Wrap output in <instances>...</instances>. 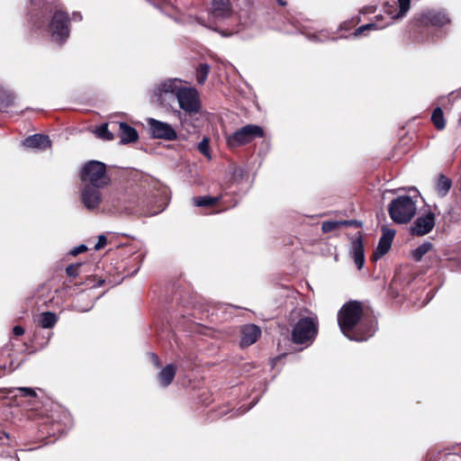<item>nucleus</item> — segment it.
Masks as SVG:
<instances>
[{
  "mask_svg": "<svg viewBox=\"0 0 461 461\" xmlns=\"http://www.w3.org/2000/svg\"><path fill=\"white\" fill-rule=\"evenodd\" d=\"M193 201H194V206H197V207H201L202 206V196L194 197L193 199Z\"/></svg>",
  "mask_w": 461,
  "mask_h": 461,
  "instance_id": "obj_37",
  "label": "nucleus"
},
{
  "mask_svg": "<svg viewBox=\"0 0 461 461\" xmlns=\"http://www.w3.org/2000/svg\"><path fill=\"white\" fill-rule=\"evenodd\" d=\"M13 332L15 336H22L24 334V329L22 326H14Z\"/></svg>",
  "mask_w": 461,
  "mask_h": 461,
  "instance_id": "obj_35",
  "label": "nucleus"
},
{
  "mask_svg": "<svg viewBox=\"0 0 461 461\" xmlns=\"http://www.w3.org/2000/svg\"><path fill=\"white\" fill-rule=\"evenodd\" d=\"M278 3L281 5H285V2L283 1V0H278Z\"/></svg>",
  "mask_w": 461,
  "mask_h": 461,
  "instance_id": "obj_45",
  "label": "nucleus"
},
{
  "mask_svg": "<svg viewBox=\"0 0 461 461\" xmlns=\"http://www.w3.org/2000/svg\"><path fill=\"white\" fill-rule=\"evenodd\" d=\"M399 12L392 15V19L403 17L410 9L411 0H398Z\"/></svg>",
  "mask_w": 461,
  "mask_h": 461,
  "instance_id": "obj_27",
  "label": "nucleus"
},
{
  "mask_svg": "<svg viewBox=\"0 0 461 461\" xmlns=\"http://www.w3.org/2000/svg\"><path fill=\"white\" fill-rule=\"evenodd\" d=\"M14 97L4 87L0 86V110L13 104Z\"/></svg>",
  "mask_w": 461,
  "mask_h": 461,
  "instance_id": "obj_25",
  "label": "nucleus"
},
{
  "mask_svg": "<svg viewBox=\"0 0 461 461\" xmlns=\"http://www.w3.org/2000/svg\"><path fill=\"white\" fill-rule=\"evenodd\" d=\"M394 233L395 232L393 230H386V232H384L373 254V258L375 260H378L389 251L392 246V241L393 240Z\"/></svg>",
  "mask_w": 461,
  "mask_h": 461,
  "instance_id": "obj_16",
  "label": "nucleus"
},
{
  "mask_svg": "<svg viewBox=\"0 0 461 461\" xmlns=\"http://www.w3.org/2000/svg\"><path fill=\"white\" fill-rule=\"evenodd\" d=\"M74 18L77 19V20H81L82 16H81V14H74Z\"/></svg>",
  "mask_w": 461,
  "mask_h": 461,
  "instance_id": "obj_44",
  "label": "nucleus"
},
{
  "mask_svg": "<svg viewBox=\"0 0 461 461\" xmlns=\"http://www.w3.org/2000/svg\"><path fill=\"white\" fill-rule=\"evenodd\" d=\"M209 66L203 64V80L205 79L207 74L209 73Z\"/></svg>",
  "mask_w": 461,
  "mask_h": 461,
  "instance_id": "obj_39",
  "label": "nucleus"
},
{
  "mask_svg": "<svg viewBox=\"0 0 461 461\" xmlns=\"http://www.w3.org/2000/svg\"><path fill=\"white\" fill-rule=\"evenodd\" d=\"M81 264H72L67 267L66 273L70 277H77L79 275Z\"/></svg>",
  "mask_w": 461,
  "mask_h": 461,
  "instance_id": "obj_29",
  "label": "nucleus"
},
{
  "mask_svg": "<svg viewBox=\"0 0 461 461\" xmlns=\"http://www.w3.org/2000/svg\"><path fill=\"white\" fill-rule=\"evenodd\" d=\"M431 121L438 130H443L446 126L444 114L441 108L437 107L431 115Z\"/></svg>",
  "mask_w": 461,
  "mask_h": 461,
  "instance_id": "obj_24",
  "label": "nucleus"
},
{
  "mask_svg": "<svg viewBox=\"0 0 461 461\" xmlns=\"http://www.w3.org/2000/svg\"><path fill=\"white\" fill-rule=\"evenodd\" d=\"M87 249L86 246L85 245H79L78 247H76L74 248L72 250H71V255L73 256H77L78 255L79 253H82L84 251H86Z\"/></svg>",
  "mask_w": 461,
  "mask_h": 461,
  "instance_id": "obj_34",
  "label": "nucleus"
},
{
  "mask_svg": "<svg viewBox=\"0 0 461 461\" xmlns=\"http://www.w3.org/2000/svg\"><path fill=\"white\" fill-rule=\"evenodd\" d=\"M177 367L174 364L167 365L161 369L158 375V383L161 386L166 387L169 385L175 378Z\"/></svg>",
  "mask_w": 461,
  "mask_h": 461,
  "instance_id": "obj_19",
  "label": "nucleus"
},
{
  "mask_svg": "<svg viewBox=\"0 0 461 461\" xmlns=\"http://www.w3.org/2000/svg\"><path fill=\"white\" fill-rule=\"evenodd\" d=\"M102 187H97L94 185H85L81 190V201L85 207L93 211L96 209L102 202V195L100 189Z\"/></svg>",
  "mask_w": 461,
  "mask_h": 461,
  "instance_id": "obj_9",
  "label": "nucleus"
},
{
  "mask_svg": "<svg viewBox=\"0 0 461 461\" xmlns=\"http://www.w3.org/2000/svg\"><path fill=\"white\" fill-rule=\"evenodd\" d=\"M231 205L227 204L225 195H203V214L218 213L229 209Z\"/></svg>",
  "mask_w": 461,
  "mask_h": 461,
  "instance_id": "obj_12",
  "label": "nucleus"
},
{
  "mask_svg": "<svg viewBox=\"0 0 461 461\" xmlns=\"http://www.w3.org/2000/svg\"><path fill=\"white\" fill-rule=\"evenodd\" d=\"M244 173V170L242 168H236L234 170V176H242V174Z\"/></svg>",
  "mask_w": 461,
  "mask_h": 461,
  "instance_id": "obj_40",
  "label": "nucleus"
},
{
  "mask_svg": "<svg viewBox=\"0 0 461 461\" xmlns=\"http://www.w3.org/2000/svg\"><path fill=\"white\" fill-rule=\"evenodd\" d=\"M4 370H5V367H2V366H0V377H1V376H3V375H5Z\"/></svg>",
  "mask_w": 461,
  "mask_h": 461,
  "instance_id": "obj_43",
  "label": "nucleus"
},
{
  "mask_svg": "<svg viewBox=\"0 0 461 461\" xmlns=\"http://www.w3.org/2000/svg\"><path fill=\"white\" fill-rule=\"evenodd\" d=\"M379 28L380 27H378L375 23H367V24H365V25H362V26L358 27L355 31L354 36L357 37V36L362 34L366 30H373V29L376 30V29H379Z\"/></svg>",
  "mask_w": 461,
  "mask_h": 461,
  "instance_id": "obj_30",
  "label": "nucleus"
},
{
  "mask_svg": "<svg viewBox=\"0 0 461 461\" xmlns=\"http://www.w3.org/2000/svg\"><path fill=\"white\" fill-rule=\"evenodd\" d=\"M201 69H202V65H199L197 67V81L198 83H201L202 82V74H201Z\"/></svg>",
  "mask_w": 461,
  "mask_h": 461,
  "instance_id": "obj_38",
  "label": "nucleus"
},
{
  "mask_svg": "<svg viewBox=\"0 0 461 461\" xmlns=\"http://www.w3.org/2000/svg\"><path fill=\"white\" fill-rule=\"evenodd\" d=\"M231 14L232 10L229 0H212L208 9L209 17L217 21H223L229 18Z\"/></svg>",
  "mask_w": 461,
  "mask_h": 461,
  "instance_id": "obj_10",
  "label": "nucleus"
},
{
  "mask_svg": "<svg viewBox=\"0 0 461 461\" xmlns=\"http://www.w3.org/2000/svg\"><path fill=\"white\" fill-rule=\"evenodd\" d=\"M150 358L156 366H158V367L160 366V362H159L158 357L156 354L151 353Z\"/></svg>",
  "mask_w": 461,
  "mask_h": 461,
  "instance_id": "obj_36",
  "label": "nucleus"
},
{
  "mask_svg": "<svg viewBox=\"0 0 461 461\" xmlns=\"http://www.w3.org/2000/svg\"><path fill=\"white\" fill-rule=\"evenodd\" d=\"M150 133L154 138L173 140L176 138V132L172 126L155 119H148Z\"/></svg>",
  "mask_w": 461,
  "mask_h": 461,
  "instance_id": "obj_8",
  "label": "nucleus"
},
{
  "mask_svg": "<svg viewBox=\"0 0 461 461\" xmlns=\"http://www.w3.org/2000/svg\"><path fill=\"white\" fill-rule=\"evenodd\" d=\"M14 390H17L21 393V395L23 397H36L35 391L31 387H17L14 389H9L8 393H12Z\"/></svg>",
  "mask_w": 461,
  "mask_h": 461,
  "instance_id": "obj_28",
  "label": "nucleus"
},
{
  "mask_svg": "<svg viewBox=\"0 0 461 461\" xmlns=\"http://www.w3.org/2000/svg\"><path fill=\"white\" fill-rule=\"evenodd\" d=\"M80 178L84 185L97 187H105L110 184L105 164L97 160H90L84 166Z\"/></svg>",
  "mask_w": 461,
  "mask_h": 461,
  "instance_id": "obj_5",
  "label": "nucleus"
},
{
  "mask_svg": "<svg viewBox=\"0 0 461 461\" xmlns=\"http://www.w3.org/2000/svg\"><path fill=\"white\" fill-rule=\"evenodd\" d=\"M91 307H92V305H91V306H89V307H87V308H79V307L76 306V308H77L79 312H87Z\"/></svg>",
  "mask_w": 461,
  "mask_h": 461,
  "instance_id": "obj_41",
  "label": "nucleus"
},
{
  "mask_svg": "<svg viewBox=\"0 0 461 461\" xmlns=\"http://www.w3.org/2000/svg\"><path fill=\"white\" fill-rule=\"evenodd\" d=\"M58 321V317L54 312H44L38 317V324L43 329H51Z\"/></svg>",
  "mask_w": 461,
  "mask_h": 461,
  "instance_id": "obj_21",
  "label": "nucleus"
},
{
  "mask_svg": "<svg viewBox=\"0 0 461 461\" xmlns=\"http://www.w3.org/2000/svg\"><path fill=\"white\" fill-rule=\"evenodd\" d=\"M450 22L448 14L443 10H429L422 14L420 17V23L435 27L445 26Z\"/></svg>",
  "mask_w": 461,
  "mask_h": 461,
  "instance_id": "obj_11",
  "label": "nucleus"
},
{
  "mask_svg": "<svg viewBox=\"0 0 461 461\" xmlns=\"http://www.w3.org/2000/svg\"><path fill=\"white\" fill-rule=\"evenodd\" d=\"M451 187V181L445 176H440L437 183V191L439 195L445 196Z\"/></svg>",
  "mask_w": 461,
  "mask_h": 461,
  "instance_id": "obj_23",
  "label": "nucleus"
},
{
  "mask_svg": "<svg viewBox=\"0 0 461 461\" xmlns=\"http://www.w3.org/2000/svg\"><path fill=\"white\" fill-rule=\"evenodd\" d=\"M358 226L356 221H327L321 224V230L324 233L331 232L341 226Z\"/></svg>",
  "mask_w": 461,
  "mask_h": 461,
  "instance_id": "obj_20",
  "label": "nucleus"
},
{
  "mask_svg": "<svg viewBox=\"0 0 461 461\" xmlns=\"http://www.w3.org/2000/svg\"><path fill=\"white\" fill-rule=\"evenodd\" d=\"M264 134L261 127L247 124L227 137V144L230 149L247 144L255 138H260Z\"/></svg>",
  "mask_w": 461,
  "mask_h": 461,
  "instance_id": "obj_6",
  "label": "nucleus"
},
{
  "mask_svg": "<svg viewBox=\"0 0 461 461\" xmlns=\"http://www.w3.org/2000/svg\"><path fill=\"white\" fill-rule=\"evenodd\" d=\"M209 140L207 138H203V157H206L208 159H211L212 157L209 152V147H208Z\"/></svg>",
  "mask_w": 461,
  "mask_h": 461,
  "instance_id": "obj_33",
  "label": "nucleus"
},
{
  "mask_svg": "<svg viewBox=\"0 0 461 461\" xmlns=\"http://www.w3.org/2000/svg\"><path fill=\"white\" fill-rule=\"evenodd\" d=\"M416 211V203L408 195L393 199L388 206L389 215L396 223L409 222L414 217Z\"/></svg>",
  "mask_w": 461,
  "mask_h": 461,
  "instance_id": "obj_4",
  "label": "nucleus"
},
{
  "mask_svg": "<svg viewBox=\"0 0 461 461\" xmlns=\"http://www.w3.org/2000/svg\"><path fill=\"white\" fill-rule=\"evenodd\" d=\"M435 226V215L429 212L425 215L419 216L411 230V234L417 236H423L432 230Z\"/></svg>",
  "mask_w": 461,
  "mask_h": 461,
  "instance_id": "obj_13",
  "label": "nucleus"
},
{
  "mask_svg": "<svg viewBox=\"0 0 461 461\" xmlns=\"http://www.w3.org/2000/svg\"><path fill=\"white\" fill-rule=\"evenodd\" d=\"M159 95L172 94L178 102L179 107L185 113H197L200 109V98L198 91L188 86L186 82L179 78H169L163 82L158 88Z\"/></svg>",
  "mask_w": 461,
  "mask_h": 461,
  "instance_id": "obj_2",
  "label": "nucleus"
},
{
  "mask_svg": "<svg viewBox=\"0 0 461 461\" xmlns=\"http://www.w3.org/2000/svg\"><path fill=\"white\" fill-rule=\"evenodd\" d=\"M196 148H197V149H198L200 152H202V148H203L202 141H200V142H198V143L196 144Z\"/></svg>",
  "mask_w": 461,
  "mask_h": 461,
  "instance_id": "obj_42",
  "label": "nucleus"
},
{
  "mask_svg": "<svg viewBox=\"0 0 461 461\" xmlns=\"http://www.w3.org/2000/svg\"><path fill=\"white\" fill-rule=\"evenodd\" d=\"M23 145L27 148L45 149L50 147V140L46 135L33 134L23 140Z\"/></svg>",
  "mask_w": 461,
  "mask_h": 461,
  "instance_id": "obj_17",
  "label": "nucleus"
},
{
  "mask_svg": "<svg viewBox=\"0 0 461 461\" xmlns=\"http://www.w3.org/2000/svg\"><path fill=\"white\" fill-rule=\"evenodd\" d=\"M432 247L433 245L431 242H423L421 245H420L412 251L413 259L417 262L420 261L423 256L427 254L432 249Z\"/></svg>",
  "mask_w": 461,
  "mask_h": 461,
  "instance_id": "obj_22",
  "label": "nucleus"
},
{
  "mask_svg": "<svg viewBox=\"0 0 461 461\" xmlns=\"http://www.w3.org/2000/svg\"><path fill=\"white\" fill-rule=\"evenodd\" d=\"M96 137L104 140H113V134L108 130V124L104 123L95 131Z\"/></svg>",
  "mask_w": 461,
  "mask_h": 461,
  "instance_id": "obj_26",
  "label": "nucleus"
},
{
  "mask_svg": "<svg viewBox=\"0 0 461 461\" xmlns=\"http://www.w3.org/2000/svg\"><path fill=\"white\" fill-rule=\"evenodd\" d=\"M328 39H329V37H328L326 32H320L317 34H312V36H310V40L314 41H324Z\"/></svg>",
  "mask_w": 461,
  "mask_h": 461,
  "instance_id": "obj_31",
  "label": "nucleus"
},
{
  "mask_svg": "<svg viewBox=\"0 0 461 461\" xmlns=\"http://www.w3.org/2000/svg\"><path fill=\"white\" fill-rule=\"evenodd\" d=\"M319 321L316 314L310 312L303 316L294 324L292 330V340L295 344L312 343L318 333Z\"/></svg>",
  "mask_w": 461,
  "mask_h": 461,
  "instance_id": "obj_3",
  "label": "nucleus"
},
{
  "mask_svg": "<svg viewBox=\"0 0 461 461\" xmlns=\"http://www.w3.org/2000/svg\"><path fill=\"white\" fill-rule=\"evenodd\" d=\"M350 254L357 269H361L365 264V252L364 242L361 235L359 234L351 242Z\"/></svg>",
  "mask_w": 461,
  "mask_h": 461,
  "instance_id": "obj_15",
  "label": "nucleus"
},
{
  "mask_svg": "<svg viewBox=\"0 0 461 461\" xmlns=\"http://www.w3.org/2000/svg\"><path fill=\"white\" fill-rule=\"evenodd\" d=\"M118 127L122 143L125 144L138 140V132L133 127L128 125L126 122L119 123Z\"/></svg>",
  "mask_w": 461,
  "mask_h": 461,
  "instance_id": "obj_18",
  "label": "nucleus"
},
{
  "mask_svg": "<svg viewBox=\"0 0 461 461\" xmlns=\"http://www.w3.org/2000/svg\"><path fill=\"white\" fill-rule=\"evenodd\" d=\"M50 29L53 41L60 43L65 41L69 36L68 14L61 11H57L50 23Z\"/></svg>",
  "mask_w": 461,
  "mask_h": 461,
  "instance_id": "obj_7",
  "label": "nucleus"
},
{
  "mask_svg": "<svg viewBox=\"0 0 461 461\" xmlns=\"http://www.w3.org/2000/svg\"><path fill=\"white\" fill-rule=\"evenodd\" d=\"M362 315V305L357 301L345 303L338 312L339 329L351 340L365 341L375 331V323H366L361 320Z\"/></svg>",
  "mask_w": 461,
  "mask_h": 461,
  "instance_id": "obj_1",
  "label": "nucleus"
},
{
  "mask_svg": "<svg viewBox=\"0 0 461 461\" xmlns=\"http://www.w3.org/2000/svg\"><path fill=\"white\" fill-rule=\"evenodd\" d=\"M106 242H107L106 237L104 235H100L98 237V240H97L96 244L95 245V249L99 250V249H103L106 245Z\"/></svg>",
  "mask_w": 461,
  "mask_h": 461,
  "instance_id": "obj_32",
  "label": "nucleus"
},
{
  "mask_svg": "<svg viewBox=\"0 0 461 461\" xmlns=\"http://www.w3.org/2000/svg\"><path fill=\"white\" fill-rule=\"evenodd\" d=\"M261 336V330L256 324H246L240 328V346L247 348L254 344Z\"/></svg>",
  "mask_w": 461,
  "mask_h": 461,
  "instance_id": "obj_14",
  "label": "nucleus"
}]
</instances>
